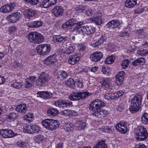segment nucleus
<instances>
[{"label":"nucleus","instance_id":"f257e3e1","mask_svg":"<svg viewBox=\"0 0 148 148\" xmlns=\"http://www.w3.org/2000/svg\"><path fill=\"white\" fill-rule=\"evenodd\" d=\"M105 103L99 99L93 100L90 103L89 109L92 112V114L98 118H102L106 116L108 111L101 108L105 106Z\"/></svg>","mask_w":148,"mask_h":148},{"label":"nucleus","instance_id":"f03ea898","mask_svg":"<svg viewBox=\"0 0 148 148\" xmlns=\"http://www.w3.org/2000/svg\"><path fill=\"white\" fill-rule=\"evenodd\" d=\"M142 95L140 93H138L132 98L130 111L132 113L138 111L140 108L142 102Z\"/></svg>","mask_w":148,"mask_h":148},{"label":"nucleus","instance_id":"7ed1b4c3","mask_svg":"<svg viewBox=\"0 0 148 148\" xmlns=\"http://www.w3.org/2000/svg\"><path fill=\"white\" fill-rule=\"evenodd\" d=\"M27 37L30 42L37 44L42 42L44 39V36L37 32H30Z\"/></svg>","mask_w":148,"mask_h":148},{"label":"nucleus","instance_id":"20e7f679","mask_svg":"<svg viewBox=\"0 0 148 148\" xmlns=\"http://www.w3.org/2000/svg\"><path fill=\"white\" fill-rule=\"evenodd\" d=\"M42 123L47 129L52 130L58 127L59 123L57 120L48 119L43 120Z\"/></svg>","mask_w":148,"mask_h":148},{"label":"nucleus","instance_id":"39448f33","mask_svg":"<svg viewBox=\"0 0 148 148\" xmlns=\"http://www.w3.org/2000/svg\"><path fill=\"white\" fill-rule=\"evenodd\" d=\"M136 138L140 141L143 140L146 138L148 134L146 128L140 126L138 127L135 130Z\"/></svg>","mask_w":148,"mask_h":148},{"label":"nucleus","instance_id":"423d86ee","mask_svg":"<svg viewBox=\"0 0 148 148\" xmlns=\"http://www.w3.org/2000/svg\"><path fill=\"white\" fill-rule=\"evenodd\" d=\"M51 50L50 45L47 44L40 45L36 47L38 53L42 56L47 55L50 51Z\"/></svg>","mask_w":148,"mask_h":148},{"label":"nucleus","instance_id":"0eeeda50","mask_svg":"<svg viewBox=\"0 0 148 148\" xmlns=\"http://www.w3.org/2000/svg\"><path fill=\"white\" fill-rule=\"evenodd\" d=\"M50 79V77L48 74L42 72L36 80V85L39 86H43Z\"/></svg>","mask_w":148,"mask_h":148},{"label":"nucleus","instance_id":"6e6552de","mask_svg":"<svg viewBox=\"0 0 148 148\" xmlns=\"http://www.w3.org/2000/svg\"><path fill=\"white\" fill-rule=\"evenodd\" d=\"M23 129L25 132L30 134L37 133L40 130V128L38 125L32 124L29 125H26L23 127Z\"/></svg>","mask_w":148,"mask_h":148},{"label":"nucleus","instance_id":"1a4fd4ad","mask_svg":"<svg viewBox=\"0 0 148 148\" xmlns=\"http://www.w3.org/2000/svg\"><path fill=\"white\" fill-rule=\"evenodd\" d=\"M94 27L91 26H82L78 29V31L79 32L83 34H86L90 35L93 33L95 31Z\"/></svg>","mask_w":148,"mask_h":148},{"label":"nucleus","instance_id":"9d476101","mask_svg":"<svg viewBox=\"0 0 148 148\" xmlns=\"http://www.w3.org/2000/svg\"><path fill=\"white\" fill-rule=\"evenodd\" d=\"M15 6V4L12 3L9 4H6L3 5L0 8V11L5 13L11 12L14 8Z\"/></svg>","mask_w":148,"mask_h":148},{"label":"nucleus","instance_id":"9b49d317","mask_svg":"<svg viewBox=\"0 0 148 148\" xmlns=\"http://www.w3.org/2000/svg\"><path fill=\"white\" fill-rule=\"evenodd\" d=\"M20 15V13L18 12L13 13L8 15L6 17V19L10 23H15L18 20Z\"/></svg>","mask_w":148,"mask_h":148},{"label":"nucleus","instance_id":"f8f14e48","mask_svg":"<svg viewBox=\"0 0 148 148\" xmlns=\"http://www.w3.org/2000/svg\"><path fill=\"white\" fill-rule=\"evenodd\" d=\"M57 2V0H44L40 4V7L44 8H48L56 4Z\"/></svg>","mask_w":148,"mask_h":148},{"label":"nucleus","instance_id":"ddd939ff","mask_svg":"<svg viewBox=\"0 0 148 148\" xmlns=\"http://www.w3.org/2000/svg\"><path fill=\"white\" fill-rule=\"evenodd\" d=\"M0 134L3 138H11L15 136L13 131L7 129L1 130Z\"/></svg>","mask_w":148,"mask_h":148},{"label":"nucleus","instance_id":"4468645a","mask_svg":"<svg viewBox=\"0 0 148 148\" xmlns=\"http://www.w3.org/2000/svg\"><path fill=\"white\" fill-rule=\"evenodd\" d=\"M103 56V53L101 52L97 51L91 55L90 58L92 61L98 62L102 58Z\"/></svg>","mask_w":148,"mask_h":148},{"label":"nucleus","instance_id":"2eb2a0df","mask_svg":"<svg viewBox=\"0 0 148 148\" xmlns=\"http://www.w3.org/2000/svg\"><path fill=\"white\" fill-rule=\"evenodd\" d=\"M126 123L120 122L115 126L116 129L122 134L126 133L127 130V128L126 126Z\"/></svg>","mask_w":148,"mask_h":148},{"label":"nucleus","instance_id":"dca6fc26","mask_svg":"<svg viewBox=\"0 0 148 148\" xmlns=\"http://www.w3.org/2000/svg\"><path fill=\"white\" fill-rule=\"evenodd\" d=\"M72 104V102L69 101H65L63 100L55 101L54 104L59 107H63L70 105Z\"/></svg>","mask_w":148,"mask_h":148},{"label":"nucleus","instance_id":"f3484780","mask_svg":"<svg viewBox=\"0 0 148 148\" xmlns=\"http://www.w3.org/2000/svg\"><path fill=\"white\" fill-rule=\"evenodd\" d=\"M80 58L79 54L75 53L69 57L68 60V62L69 64H74L80 60Z\"/></svg>","mask_w":148,"mask_h":148},{"label":"nucleus","instance_id":"a211bd4d","mask_svg":"<svg viewBox=\"0 0 148 148\" xmlns=\"http://www.w3.org/2000/svg\"><path fill=\"white\" fill-rule=\"evenodd\" d=\"M121 24V22L119 20H112L108 22L106 26L109 28H115L119 27Z\"/></svg>","mask_w":148,"mask_h":148},{"label":"nucleus","instance_id":"6ab92c4d","mask_svg":"<svg viewBox=\"0 0 148 148\" xmlns=\"http://www.w3.org/2000/svg\"><path fill=\"white\" fill-rule=\"evenodd\" d=\"M38 97L42 98L44 99H49L52 97V93L48 91L40 92H37Z\"/></svg>","mask_w":148,"mask_h":148},{"label":"nucleus","instance_id":"aec40b11","mask_svg":"<svg viewBox=\"0 0 148 148\" xmlns=\"http://www.w3.org/2000/svg\"><path fill=\"white\" fill-rule=\"evenodd\" d=\"M52 12L56 16H59L62 15L63 10L61 6H56L53 8Z\"/></svg>","mask_w":148,"mask_h":148},{"label":"nucleus","instance_id":"412c9836","mask_svg":"<svg viewBox=\"0 0 148 148\" xmlns=\"http://www.w3.org/2000/svg\"><path fill=\"white\" fill-rule=\"evenodd\" d=\"M66 40V37L63 36L61 35L54 36H53V41L54 43L64 42Z\"/></svg>","mask_w":148,"mask_h":148},{"label":"nucleus","instance_id":"4be33fe9","mask_svg":"<svg viewBox=\"0 0 148 148\" xmlns=\"http://www.w3.org/2000/svg\"><path fill=\"white\" fill-rule=\"evenodd\" d=\"M36 80L35 76H31L27 78L26 80L25 85L27 88H31L33 86Z\"/></svg>","mask_w":148,"mask_h":148},{"label":"nucleus","instance_id":"5701e85b","mask_svg":"<svg viewBox=\"0 0 148 148\" xmlns=\"http://www.w3.org/2000/svg\"><path fill=\"white\" fill-rule=\"evenodd\" d=\"M125 72L124 71H121L118 73L115 76L116 82L118 85H121V83L122 82L124 77Z\"/></svg>","mask_w":148,"mask_h":148},{"label":"nucleus","instance_id":"b1692460","mask_svg":"<svg viewBox=\"0 0 148 148\" xmlns=\"http://www.w3.org/2000/svg\"><path fill=\"white\" fill-rule=\"evenodd\" d=\"M27 109V106L24 103H21L18 105L16 108V110L23 114H25Z\"/></svg>","mask_w":148,"mask_h":148},{"label":"nucleus","instance_id":"393cba45","mask_svg":"<svg viewBox=\"0 0 148 148\" xmlns=\"http://www.w3.org/2000/svg\"><path fill=\"white\" fill-rule=\"evenodd\" d=\"M56 55L55 54L47 57L45 60L44 62L47 64H51L56 61Z\"/></svg>","mask_w":148,"mask_h":148},{"label":"nucleus","instance_id":"a878e982","mask_svg":"<svg viewBox=\"0 0 148 148\" xmlns=\"http://www.w3.org/2000/svg\"><path fill=\"white\" fill-rule=\"evenodd\" d=\"M77 23V21L74 18H72L66 21L64 23L62 27L64 28H67L69 26H73Z\"/></svg>","mask_w":148,"mask_h":148},{"label":"nucleus","instance_id":"bb28decb","mask_svg":"<svg viewBox=\"0 0 148 148\" xmlns=\"http://www.w3.org/2000/svg\"><path fill=\"white\" fill-rule=\"evenodd\" d=\"M91 22H94L97 25H99L102 23V20L101 17L97 16L92 18H90L89 19Z\"/></svg>","mask_w":148,"mask_h":148},{"label":"nucleus","instance_id":"cd10ccee","mask_svg":"<svg viewBox=\"0 0 148 148\" xmlns=\"http://www.w3.org/2000/svg\"><path fill=\"white\" fill-rule=\"evenodd\" d=\"M137 0H126L125 3L126 7L130 8L133 7L137 3Z\"/></svg>","mask_w":148,"mask_h":148},{"label":"nucleus","instance_id":"c85d7f7f","mask_svg":"<svg viewBox=\"0 0 148 148\" xmlns=\"http://www.w3.org/2000/svg\"><path fill=\"white\" fill-rule=\"evenodd\" d=\"M35 13L36 11L32 8L26 9L24 12L27 18L34 16Z\"/></svg>","mask_w":148,"mask_h":148},{"label":"nucleus","instance_id":"c756f323","mask_svg":"<svg viewBox=\"0 0 148 148\" xmlns=\"http://www.w3.org/2000/svg\"><path fill=\"white\" fill-rule=\"evenodd\" d=\"M101 85L103 86L105 89L108 88L111 85V81L110 79L108 78H106L103 80L101 82Z\"/></svg>","mask_w":148,"mask_h":148},{"label":"nucleus","instance_id":"7c9ffc66","mask_svg":"<svg viewBox=\"0 0 148 148\" xmlns=\"http://www.w3.org/2000/svg\"><path fill=\"white\" fill-rule=\"evenodd\" d=\"M47 113L48 115L54 116L58 114V111L56 109L50 108L47 110Z\"/></svg>","mask_w":148,"mask_h":148},{"label":"nucleus","instance_id":"2f4dec72","mask_svg":"<svg viewBox=\"0 0 148 148\" xmlns=\"http://www.w3.org/2000/svg\"><path fill=\"white\" fill-rule=\"evenodd\" d=\"M76 126L79 129H82L85 128L86 125V124L84 121L79 120L76 122Z\"/></svg>","mask_w":148,"mask_h":148},{"label":"nucleus","instance_id":"473e14b6","mask_svg":"<svg viewBox=\"0 0 148 148\" xmlns=\"http://www.w3.org/2000/svg\"><path fill=\"white\" fill-rule=\"evenodd\" d=\"M78 92H73L71 93L69 96V98L72 101L79 100Z\"/></svg>","mask_w":148,"mask_h":148},{"label":"nucleus","instance_id":"72a5a7b5","mask_svg":"<svg viewBox=\"0 0 148 148\" xmlns=\"http://www.w3.org/2000/svg\"><path fill=\"white\" fill-rule=\"evenodd\" d=\"M66 85L72 88H74L75 87V82L72 78L69 79L66 83Z\"/></svg>","mask_w":148,"mask_h":148},{"label":"nucleus","instance_id":"f704fd0d","mask_svg":"<svg viewBox=\"0 0 148 148\" xmlns=\"http://www.w3.org/2000/svg\"><path fill=\"white\" fill-rule=\"evenodd\" d=\"M145 62V59L144 58H138L134 60L132 63L133 65L136 66L141 64Z\"/></svg>","mask_w":148,"mask_h":148},{"label":"nucleus","instance_id":"c9c22d12","mask_svg":"<svg viewBox=\"0 0 148 148\" xmlns=\"http://www.w3.org/2000/svg\"><path fill=\"white\" fill-rule=\"evenodd\" d=\"M107 146L105 143V141L102 140L98 142L93 148H107Z\"/></svg>","mask_w":148,"mask_h":148},{"label":"nucleus","instance_id":"e433bc0d","mask_svg":"<svg viewBox=\"0 0 148 148\" xmlns=\"http://www.w3.org/2000/svg\"><path fill=\"white\" fill-rule=\"evenodd\" d=\"M68 76L67 73L64 71H62L60 74L56 75V78L58 79L63 80L66 78Z\"/></svg>","mask_w":148,"mask_h":148},{"label":"nucleus","instance_id":"4c0bfd02","mask_svg":"<svg viewBox=\"0 0 148 148\" xmlns=\"http://www.w3.org/2000/svg\"><path fill=\"white\" fill-rule=\"evenodd\" d=\"M64 125V129L67 132H70L73 130V125L72 123H65Z\"/></svg>","mask_w":148,"mask_h":148},{"label":"nucleus","instance_id":"58836bf2","mask_svg":"<svg viewBox=\"0 0 148 148\" xmlns=\"http://www.w3.org/2000/svg\"><path fill=\"white\" fill-rule=\"evenodd\" d=\"M115 57L113 56H111L107 58L105 61V62L107 64H110L114 62Z\"/></svg>","mask_w":148,"mask_h":148},{"label":"nucleus","instance_id":"ea45409f","mask_svg":"<svg viewBox=\"0 0 148 148\" xmlns=\"http://www.w3.org/2000/svg\"><path fill=\"white\" fill-rule=\"evenodd\" d=\"M22 84L20 82H15L11 84V86L17 89H19L22 87Z\"/></svg>","mask_w":148,"mask_h":148},{"label":"nucleus","instance_id":"a19ab883","mask_svg":"<svg viewBox=\"0 0 148 148\" xmlns=\"http://www.w3.org/2000/svg\"><path fill=\"white\" fill-rule=\"evenodd\" d=\"M142 121L145 124H148V114L145 113L142 117Z\"/></svg>","mask_w":148,"mask_h":148},{"label":"nucleus","instance_id":"79ce46f5","mask_svg":"<svg viewBox=\"0 0 148 148\" xmlns=\"http://www.w3.org/2000/svg\"><path fill=\"white\" fill-rule=\"evenodd\" d=\"M44 138L43 136L41 135H37L34 138L35 142L37 143H39L43 140Z\"/></svg>","mask_w":148,"mask_h":148},{"label":"nucleus","instance_id":"37998d69","mask_svg":"<svg viewBox=\"0 0 148 148\" xmlns=\"http://www.w3.org/2000/svg\"><path fill=\"white\" fill-rule=\"evenodd\" d=\"M79 100L86 98L88 96V93L86 92H78Z\"/></svg>","mask_w":148,"mask_h":148},{"label":"nucleus","instance_id":"c03bdc74","mask_svg":"<svg viewBox=\"0 0 148 148\" xmlns=\"http://www.w3.org/2000/svg\"><path fill=\"white\" fill-rule=\"evenodd\" d=\"M137 53L140 56H145L148 54V50L143 49L141 50H138Z\"/></svg>","mask_w":148,"mask_h":148},{"label":"nucleus","instance_id":"a18cd8bd","mask_svg":"<svg viewBox=\"0 0 148 148\" xmlns=\"http://www.w3.org/2000/svg\"><path fill=\"white\" fill-rule=\"evenodd\" d=\"M75 49V47L74 45H71L66 51V53L68 54H69L73 52Z\"/></svg>","mask_w":148,"mask_h":148},{"label":"nucleus","instance_id":"49530a36","mask_svg":"<svg viewBox=\"0 0 148 148\" xmlns=\"http://www.w3.org/2000/svg\"><path fill=\"white\" fill-rule=\"evenodd\" d=\"M18 116V115L15 112H12L10 113L7 116V118L8 119H15Z\"/></svg>","mask_w":148,"mask_h":148},{"label":"nucleus","instance_id":"de8ad7c7","mask_svg":"<svg viewBox=\"0 0 148 148\" xmlns=\"http://www.w3.org/2000/svg\"><path fill=\"white\" fill-rule=\"evenodd\" d=\"M26 2L30 5H36L39 2V0H24Z\"/></svg>","mask_w":148,"mask_h":148},{"label":"nucleus","instance_id":"09e8293b","mask_svg":"<svg viewBox=\"0 0 148 148\" xmlns=\"http://www.w3.org/2000/svg\"><path fill=\"white\" fill-rule=\"evenodd\" d=\"M129 60L128 59L124 60L123 61L121 65L122 68L124 69L127 67L129 65Z\"/></svg>","mask_w":148,"mask_h":148},{"label":"nucleus","instance_id":"8fccbe9b","mask_svg":"<svg viewBox=\"0 0 148 148\" xmlns=\"http://www.w3.org/2000/svg\"><path fill=\"white\" fill-rule=\"evenodd\" d=\"M33 23L34 27H40L42 25V22L40 21H33Z\"/></svg>","mask_w":148,"mask_h":148},{"label":"nucleus","instance_id":"3c124183","mask_svg":"<svg viewBox=\"0 0 148 148\" xmlns=\"http://www.w3.org/2000/svg\"><path fill=\"white\" fill-rule=\"evenodd\" d=\"M114 96H112L111 93H106L105 95V97L106 99L110 100L114 98Z\"/></svg>","mask_w":148,"mask_h":148},{"label":"nucleus","instance_id":"603ef678","mask_svg":"<svg viewBox=\"0 0 148 148\" xmlns=\"http://www.w3.org/2000/svg\"><path fill=\"white\" fill-rule=\"evenodd\" d=\"M24 117L25 119L27 120L28 121H30V120L29 119H32L34 117V115L32 113H30L25 115Z\"/></svg>","mask_w":148,"mask_h":148},{"label":"nucleus","instance_id":"864d4df0","mask_svg":"<svg viewBox=\"0 0 148 148\" xmlns=\"http://www.w3.org/2000/svg\"><path fill=\"white\" fill-rule=\"evenodd\" d=\"M17 145L21 147H25L26 146L27 143L21 141H19L17 142Z\"/></svg>","mask_w":148,"mask_h":148},{"label":"nucleus","instance_id":"5fc2aeb1","mask_svg":"<svg viewBox=\"0 0 148 148\" xmlns=\"http://www.w3.org/2000/svg\"><path fill=\"white\" fill-rule=\"evenodd\" d=\"M78 47L79 50L80 51H82L85 49V46L82 44H79L78 45Z\"/></svg>","mask_w":148,"mask_h":148},{"label":"nucleus","instance_id":"6e6d98bb","mask_svg":"<svg viewBox=\"0 0 148 148\" xmlns=\"http://www.w3.org/2000/svg\"><path fill=\"white\" fill-rule=\"evenodd\" d=\"M108 67L103 66L102 69V71L103 74L106 73L107 75L109 73L108 71Z\"/></svg>","mask_w":148,"mask_h":148},{"label":"nucleus","instance_id":"4d7b16f0","mask_svg":"<svg viewBox=\"0 0 148 148\" xmlns=\"http://www.w3.org/2000/svg\"><path fill=\"white\" fill-rule=\"evenodd\" d=\"M144 10V9L142 8L139 7L137 8L135 10V13L138 14L141 13Z\"/></svg>","mask_w":148,"mask_h":148},{"label":"nucleus","instance_id":"13d9d810","mask_svg":"<svg viewBox=\"0 0 148 148\" xmlns=\"http://www.w3.org/2000/svg\"><path fill=\"white\" fill-rule=\"evenodd\" d=\"M17 29L16 26H12L10 27L9 29V31L11 33H12L15 32Z\"/></svg>","mask_w":148,"mask_h":148},{"label":"nucleus","instance_id":"bf43d9fd","mask_svg":"<svg viewBox=\"0 0 148 148\" xmlns=\"http://www.w3.org/2000/svg\"><path fill=\"white\" fill-rule=\"evenodd\" d=\"M116 93L117 95L115 96V97L117 98L121 96L123 94V92L122 90H120L116 92Z\"/></svg>","mask_w":148,"mask_h":148},{"label":"nucleus","instance_id":"052dcab7","mask_svg":"<svg viewBox=\"0 0 148 148\" xmlns=\"http://www.w3.org/2000/svg\"><path fill=\"white\" fill-rule=\"evenodd\" d=\"M86 13L88 16H91L94 14V11L91 10H88L86 11Z\"/></svg>","mask_w":148,"mask_h":148},{"label":"nucleus","instance_id":"680f3d73","mask_svg":"<svg viewBox=\"0 0 148 148\" xmlns=\"http://www.w3.org/2000/svg\"><path fill=\"white\" fill-rule=\"evenodd\" d=\"M76 10L79 12H82L84 10V8L83 6H80L76 8Z\"/></svg>","mask_w":148,"mask_h":148},{"label":"nucleus","instance_id":"e2e57ef3","mask_svg":"<svg viewBox=\"0 0 148 148\" xmlns=\"http://www.w3.org/2000/svg\"><path fill=\"white\" fill-rule=\"evenodd\" d=\"M106 38L105 37L103 36H102L101 37L100 39L98 40L99 42H100V44L103 43L104 42Z\"/></svg>","mask_w":148,"mask_h":148},{"label":"nucleus","instance_id":"0e129e2a","mask_svg":"<svg viewBox=\"0 0 148 148\" xmlns=\"http://www.w3.org/2000/svg\"><path fill=\"white\" fill-rule=\"evenodd\" d=\"M64 114L66 116H70L71 114V112L70 110H67L65 111Z\"/></svg>","mask_w":148,"mask_h":148},{"label":"nucleus","instance_id":"69168bd1","mask_svg":"<svg viewBox=\"0 0 148 148\" xmlns=\"http://www.w3.org/2000/svg\"><path fill=\"white\" fill-rule=\"evenodd\" d=\"M124 106H123V104H120L118 108H117V110L119 112H121V111H122L123 110V109H124Z\"/></svg>","mask_w":148,"mask_h":148},{"label":"nucleus","instance_id":"338daca9","mask_svg":"<svg viewBox=\"0 0 148 148\" xmlns=\"http://www.w3.org/2000/svg\"><path fill=\"white\" fill-rule=\"evenodd\" d=\"M101 45L99 41L92 44V46L94 47H96Z\"/></svg>","mask_w":148,"mask_h":148},{"label":"nucleus","instance_id":"774afa93","mask_svg":"<svg viewBox=\"0 0 148 148\" xmlns=\"http://www.w3.org/2000/svg\"><path fill=\"white\" fill-rule=\"evenodd\" d=\"M135 148H146V146L143 144H139L136 146Z\"/></svg>","mask_w":148,"mask_h":148}]
</instances>
